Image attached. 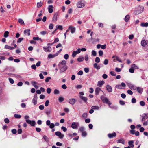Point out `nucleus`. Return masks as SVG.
Masks as SVG:
<instances>
[{"label": "nucleus", "instance_id": "obj_1", "mask_svg": "<svg viewBox=\"0 0 148 148\" xmlns=\"http://www.w3.org/2000/svg\"><path fill=\"white\" fill-rule=\"evenodd\" d=\"M100 99L103 103L108 104L109 106V107L110 108H113L115 109H117L116 107H114V108H112V107L110 106V105H111L112 104L111 103L110 101H109L108 99L105 97L104 96H101L100 97Z\"/></svg>", "mask_w": 148, "mask_h": 148}, {"label": "nucleus", "instance_id": "obj_2", "mask_svg": "<svg viewBox=\"0 0 148 148\" xmlns=\"http://www.w3.org/2000/svg\"><path fill=\"white\" fill-rule=\"evenodd\" d=\"M144 10V8L143 6L139 5L135 9L134 12L135 14H138L142 13Z\"/></svg>", "mask_w": 148, "mask_h": 148}, {"label": "nucleus", "instance_id": "obj_3", "mask_svg": "<svg viewBox=\"0 0 148 148\" xmlns=\"http://www.w3.org/2000/svg\"><path fill=\"white\" fill-rule=\"evenodd\" d=\"M60 71V73H62L64 72L67 69L68 66L66 65L58 66Z\"/></svg>", "mask_w": 148, "mask_h": 148}, {"label": "nucleus", "instance_id": "obj_4", "mask_svg": "<svg viewBox=\"0 0 148 148\" xmlns=\"http://www.w3.org/2000/svg\"><path fill=\"white\" fill-rule=\"evenodd\" d=\"M79 125V124L78 122H73L71 125V127L74 129H76L78 128V127Z\"/></svg>", "mask_w": 148, "mask_h": 148}, {"label": "nucleus", "instance_id": "obj_5", "mask_svg": "<svg viewBox=\"0 0 148 148\" xmlns=\"http://www.w3.org/2000/svg\"><path fill=\"white\" fill-rule=\"evenodd\" d=\"M26 122L30 124L31 126H34L36 124V123L34 120H26Z\"/></svg>", "mask_w": 148, "mask_h": 148}, {"label": "nucleus", "instance_id": "obj_6", "mask_svg": "<svg viewBox=\"0 0 148 148\" xmlns=\"http://www.w3.org/2000/svg\"><path fill=\"white\" fill-rule=\"evenodd\" d=\"M125 84L124 82H122L121 84V85L119 84L116 85L115 88L118 89H123L122 87H125Z\"/></svg>", "mask_w": 148, "mask_h": 148}, {"label": "nucleus", "instance_id": "obj_7", "mask_svg": "<svg viewBox=\"0 0 148 148\" xmlns=\"http://www.w3.org/2000/svg\"><path fill=\"white\" fill-rule=\"evenodd\" d=\"M85 5V4L82 1H79L77 4V6L78 8H82L84 7Z\"/></svg>", "mask_w": 148, "mask_h": 148}, {"label": "nucleus", "instance_id": "obj_8", "mask_svg": "<svg viewBox=\"0 0 148 148\" xmlns=\"http://www.w3.org/2000/svg\"><path fill=\"white\" fill-rule=\"evenodd\" d=\"M37 94H35L34 95V97L32 100V103L34 104V105H36L37 104Z\"/></svg>", "mask_w": 148, "mask_h": 148}, {"label": "nucleus", "instance_id": "obj_9", "mask_svg": "<svg viewBox=\"0 0 148 148\" xmlns=\"http://www.w3.org/2000/svg\"><path fill=\"white\" fill-rule=\"evenodd\" d=\"M43 48L44 51L46 52H50L52 50V48L50 46L43 47Z\"/></svg>", "mask_w": 148, "mask_h": 148}, {"label": "nucleus", "instance_id": "obj_10", "mask_svg": "<svg viewBox=\"0 0 148 148\" xmlns=\"http://www.w3.org/2000/svg\"><path fill=\"white\" fill-rule=\"evenodd\" d=\"M142 121H143L148 118L147 114L146 113L143 114L142 116Z\"/></svg>", "mask_w": 148, "mask_h": 148}, {"label": "nucleus", "instance_id": "obj_11", "mask_svg": "<svg viewBox=\"0 0 148 148\" xmlns=\"http://www.w3.org/2000/svg\"><path fill=\"white\" fill-rule=\"evenodd\" d=\"M58 55V53H56V54H49L48 55V57L49 59L53 58L57 56Z\"/></svg>", "mask_w": 148, "mask_h": 148}, {"label": "nucleus", "instance_id": "obj_12", "mask_svg": "<svg viewBox=\"0 0 148 148\" xmlns=\"http://www.w3.org/2000/svg\"><path fill=\"white\" fill-rule=\"evenodd\" d=\"M136 89L137 91L140 94H142L143 91V89L142 88L140 87H136Z\"/></svg>", "mask_w": 148, "mask_h": 148}, {"label": "nucleus", "instance_id": "obj_13", "mask_svg": "<svg viewBox=\"0 0 148 148\" xmlns=\"http://www.w3.org/2000/svg\"><path fill=\"white\" fill-rule=\"evenodd\" d=\"M69 29L70 30L71 33L73 34L75 32L76 29L75 27H73L72 26H70L69 27Z\"/></svg>", "mask_w": 148, "mask_h": 148}, {"label": "nucleus", "instance_id": "obj_14", "mask_svg": "<svg viewBox=\"0 0 148 148\" xmlns=\"http://www.w3.org/2000/svg\"><path fill=\"white\" fill-rule=\"evenodd\" d=\"M116 136V133L115 132H113L111 134H109L108 135V136L110 138H112L114 137L115 136Z\"/></svg>", "mask_w": 148, "mask_h": 148}, {"label": "nucleus", "instance_id": "obj_15", "mask_svg": "<svg viewBox=\"0 0 148 148\" xmlns=\"http://www.w3.org/2000/svg\"><path fill=\"white\" fill-rule=\"evenodd\" d=\"M106 89L109 92H111L112 91V87L109 85H107L106 86Z\"/></svg>", "mask_w": 148, "mask_h": 148}, {"label": "nucleus", "instance_id": "obj_16", "mask_svg": "<svg viewBox=\"0 0 148 148\" xmlns=\"http://www.w3.org/2000/svg\"><path fill=\"white\" fill-rule=\"evenodd\" d=\"M53 6L52 5H49V6L48 7V9L49 12L50 13H52L53 11Z\"/></svg>", "mask_w": 148, "mask_h": 148}, {"label": "nucleus", "instance_id": "obj_17", "mask_svg": "<svg viewBox=\"0 0 148 148\" xmlns=\"http://www.w3.org/2000/svg\"><path fill=\"white\" fill-rule=\"evenodd\" d=\"M76 101L75 99L74 98L71 99H69V102L72 105L74 104L75 103Z\"/></svg>", "mask_w": 148, "mask_h": 148}, {"label": "nucleus", "instance_id": "obj_18", "mask_svg": "<svg viewBox=\"0 0 148 148\" xmlns=\"http://www.w3.org/2000/svg\"><path fill=\"white\" fill-rule=\"evenodd\" d=\"M66 61L64 60H63L62 61L60 62L58 64V66H63L64 65H66Z\"/></svg>", "mask_w": 148, "mask_h": 148}, {"label": "nucleus", "instance_id": "obj_19", "mask_svg": "<svg viewBox=\"0 0 148 148\" xmlns=\"http://www.w3.org/2000/svg\"><path fill=\"white\" fill-rule=\"evenodd\" d=\"M105 83L103 81H100L98 82L97 86L100 87H101L102 85L104 84Z\"/></svg>", "mask_w": 148, "mask_h": 148}, {"label": "nucleus", "instance_id": "obj_20", "mask_svg": "<svg viewBox=\"0 0 148 148\" xmlns=\"http://www.w3.org/2000/svg\"><path fill=\"white\" fill-rule=\"evenodd\" d=\"M101 90V89L99 87H97L96 88L95 92V94L96 95H98L99 94V92Z\"/></svg>", "mask_w": 148, "mask_h": 148}, {"label": "nucleus", "instance_id": "obj_21", "mask_svg": "<svg viewBox=\"0 0 148 148\" xmlns=\"http://www.w3.org/2000/svg\"><path fill=\"white\" fill-rule=\"evenodd\" d=\"M100 64L98 65L97 63H95L93 64V67L97 69V70H99L100 69Z\"/></svg>", "mask_w": 148, "mask_h": 148}, {"label": "nucleus", "instance_id": "obj_22", "mask_svg": "<svg viewBox=\"0 0 148 148\" xmlns=\"http://www.w3.org/2000/svg\"><path fill=\"white\" fill-rule=\"evenodd\" d=\"M125 140L122 138L118 139L117 140V143H121L123 144H125Z\"/></svg>", "mask_w": 148, "mask_h": 148}, {"label": "nucleus", "instance_id": "obj_23", "mask_svg": "<svg viewBox=\"0 0 148 148\" xmlns=\"http://www.w3.org/2000/svg\"><path fill=\"white\" fill-rule=\"evenodd\" d=\"M134 142L133 140L129 141L128 142V144L130 147L133 148L134 147V145L133 144Z\"/></svg>", "mask_w": 148, "mask_h": 148}, {"label": "nucleus", "instance_id": "obj_24", "mask_svg": "<svg viewBox=\"0 0 148 148\" xmlns=\"http://www.w3.org/2000/svg\"><path fill=\"white\" fill-rule=\"evenodd\" d=\"M80 97L84 102L85 103L87 102L88 99L86 97L82 96H80Z\"/></svg>", "mask_w": 148, "mask_h": 148}, {"label": "nucleus", "instance_id": "obj_25", "mask_svg": "<svg viewBox=\"0 0 148 148\" xmlns=\"http://www.w3.org/2000/svg\"><path fill=\"white\" fill-rule=\"evenodd\" d=\"M4 48L7 49L13 50L14 49V47H12L8 46V45H5Z\"/></svg>", "mask_w": 148, "mask_h": 148}, {"label": "nucleus", "instance_id": "obj_26", "mask_svg": "<svg viewBox=\"0 0 148 148\" xmlns=\"http://www.w3.org/2000/svg\"><path fill=\"white\" fill-rule=\"evenodd\" d=\"M84 57L80 56L77 59V61L79 62H81L84 60Z\"/></svg>", "mask_w": 148, "mask_h": 148}, {"label": "nucleus", "instance_id": "obj_27", "mask_svg": "<svg viewBox=\"0 0 148 148\" xmlns=\"http://www.w3.org/2000/svg\"><path fill=\"white\" fill-rule=\"evenodd\" d=\"M141 45L143 47H145L147 45V42L145 40H143L141 42Z\"/></svg>", "mask_w": 148, "mask_h": 148}, {"label": "nucleus", "instance_id": "obj_28", "mask_svg": "<svg viewBox=\"0 0 148 148\" xmlns=\"http://www.w3.org/2000/svg\"><path fill=\"white\" fill-rule=\"evenodd\" d=\"M30 29H27L25 30L24 31V33L25 34H27L28 36L30 35Z\"/></svg>", "mask_w": 148, "mask_h": 148}, {"label": "nucleus", "instance_id": "obj_29", "mask_svg": "<svg viewBox=\"0 0 148 148\" xmlns=\"http://www.w3.org/2000/svg\"><path fill=\"white\" fill-rule=\"evenodd\" d=\"M130 17L129 15H126L124 18V20L126 22H128L130 19Z\"/></svg>", "mask_w": 148, "mask_h": 148}, {"label": "nucleus", "instance_id": "obj_30", "mask_svg": "<svg viewBox=\"0 0 148 148\" xmlns=\"http://www.w3.org/2000/svg\"><path fill=\"white\" fill-rule=\"evenodd\" d=\"M58 16V14L57 13L55 14L53 16V21L55 22L57 20V18Z\"/></svg>", "mask_w": 148, "mask_h": 148}, {"label": "nucleus", "instance_id": "obj_31", "mask_svg": "<svg viewBox=\"0 0 148 148\" xmlns=\"http://www.w3.org/2000/svg\"><path fill=\"white\" fill-rule=\"evenodd\" d=\"M140 25L142 27H148V23H142L140 24Z\"/></svg>", "mask_w": 148, "mask_h": 148}, {"label": "nucleus", "instance_id": "obj_32", "mask_svg": "<svg viewBox=\"0 0 148 148\" xmlns=\"http://www.w3.org/2000/svg\"><path fill=\"white\" fill-rule=\"evenodd\" d=\"M58 29L60 30H62L63 29L62 26V25L56 26V30Z\"/></svg>", "mask_w": 148, "mask_h": 148}, {"label": "nucleus", "instance_id": "obj_33", "mask_svg": "<svg viewBox=\"0 0 148 148\" xmlns=\"http://www.w3.org/2000/svg\"><path fill=\"white\" fill-rule=\"evenodd\" d=\"M9 32L8 31H6L4 34V37L5 38L7 37L9 35Z\"/></svg>", "mask_w": 148, "mask_h": 148}, {"label": "nucleus", "instance_id": "obj_34", "mask_svg": "<svg viewBox=\"0 0 148 148\" xmlns=\"http://www.w3.org/2000/svg\"><path fill=\"white\" fill-rule=\"evenodd\" d=\"M79 130L82 133L85 131L84 127L83 126L79 128Z\"/></svg>", "mask_w": 148, "mask_h": 148}, {"label": "nucleus", "instance_id": "obj_35", "mask_svg": "<svg viewBox=\"0 0 148 148\" xmlns=\"http://www.w3.org/2000/svg\"><path fill=\"white\" fill-rule=\"evenodd\" d=\"M42 3L40 2L37 3V6L38 8H39L42 6Z\"/></svg>", "mask_w": 148, "mask_h": 148}, {"label": "nucleus", "instance_id": "obj_36", "mask_svg": "<svg viewBox=\"0 0 148 148\" xmlns=\"http://www.w3.org/2000/svg\"><path fill=\"white\" fill-rule=\"evenodd\" d=\"M95 62H96V63H99L100 62V58L99 57H96L95 59Z\"/></svg>", "mask_w": 148, "mask_h": 148}, {"label": "nucleus", "instance_id": "obj_37", "mask_svg": "<svg viewBox=\"0 0 148 148\" xmlns=\"http://www.w3.org/2000/svg\"><path fill=\"white\" fill-rule=\"evenodd\" d=\"M54 93L55 95L59 94L60 93V91L56 89L54 90Z\"/></svg>", "mask_w": 148, "mask_h": 148}, {"label": "nucleus", "instance_id": "obj_38", "mask_svg": "<svg viewBox=\"0 0 148 148\" xmlns=\"http://www.w3.org/2000/svg\"><path fill=\"white\" fill-rule=\"evenodd\" d=\"M14 116L15 118L17 119H19L21 117V115L19 114H15L14 115Z\"/></svg>", "mask_w": 148, "mask_h": 148}, {"label": "nucleus", "instance_id": "obj_39", "mask_svg": "<svg viewBox=\"0 0 148 148\" xmlns=\"http://www.w3.org/2000/svg\"><path fill=\"white\" fill-rule=\"evenodd\" d=\"M131 67H132V68L133 69H138V67L136 66L135 64H132L131 65Z\"/></svg>", "mask_w": 148, "mask_h": 148}, {"label": "nucleus", "instance_id": "obj_40", "mask_svg": "<svg viewBox=\"0 0 148 148\" xmlns=\"http://www.w3.org/2000/svg\"><path fill=\"white\" fill-rule=\"evenodd\" d=\"M23 38H19L18 39V40L17 41V43H20L22 41H23Z\"/></svg>", "mask_w": 148, "mask_h": 148}, {"label": "nucleus", "instance_id": "obj_41", "mask_svg": "<svg viewBox=\"0 0 148 148\" xmlns=\"http://www.w3.org/2000/svg\"><path fill=\"white\" fill-rule=\"evenodd\" d=\"M18 21L19 23L21 24H24V23L23 21L21 19H19L18 20Z\"/></svg>", "mask_w": 148, "mask_h": 148}, {"label": "nucleus", "instance_id": "obj_42", "mask_svg": "<svg viewBox=\"0 0 148 148\" xmlns=\"http://www.w3.org/2000/svg\"><path fill=\"white\" fill-rule=\"evenodd\" d=\"M82 133V135L83 137H85L87 135V133L85 131Z\"/></svg>", "mask_w": 148, "mask_h": 148}, {"label": "nucleus", "instance_id": "obj_43", "mask_svg": "<svg viewBox=\"0 0 148 148\" xmlns=\"http://www.w3.org/2000/svg\"><path fill=\"white\" fill-rule=\"evenodd\" d=\"M87 116V113H84L82 115V117L84 119H86Z\"/></svg>", "mask_w": 148, "mask_h": 148}, {"label": "nucleus", "instance_id": "obj_44", "mask_svg": "<svg viewBox=\"0 0 148 148\" xmlns=\"http://www.w3.org/2000/svg\"><path fill=\"white\" fill-rule=\"evenodd\" d=\"M129 71L131 73H133L134 72V69L131 66V68L129 69Z\"/></svg>", "mask_w": 148, "mask_h": 148}, {"label": "nucleus", "instance_id": "obj_45", "mask_svg": "<svg viewBox=\"0 0 148 148\" xmlns=\"http://www.w3.org/2000/svg\"><path fill=\"white\" fill-rule=\"evenodd\" d=\"M43 138L46 141L48 142L49 141V138L46 136L44 135Z\"/></svg>", "mask_w": 148, "mask_h": 148}, {"label": "nucleus", "instance_id": "obj_46", "mask_svg": "<svg viewBox=\"0 0 148 148\" xmlns=\"http://www.w3.org/2000/svg\"><path fill=\"white\" fill-rule=\"evenodd\" d=\"M92 54L94 56H96L97 55L96 52L94 50H92Z\"/></svg>", "mask_w": 148, "mask_h": 148}, {"label": "nucleus", "instance_id": "obj_47", "mask_svg": "<svg viewBox=\"0 0 148 148\" xmlns=\"http://www.w3.org/2000/svg\"><path fill=\"white\" fill-rule=\"evenodd\" d=\"M140 105L142 106H144L145 105V103L143 101H141L140 102Z\"/></svg>", "mask_w": 148, "mask_h": 148}, {"label": "nucleus", "instance_id": "obj_48", "mask_svg": "<svg viewBox=\"0 0 148 148\" xmlns=\"http://www.w3.org/2000/svg\"><path fill=\"white\" fill-rule=\"evenodd\" d=\"M8 79H9V80L10 83H11L12 84H13L14 83V82L13 79H12L10 78H8Z\"/></svg>", "mask_w": 148, "mask_h": 148}, {"label": "nucleus", "instance_id": "obj_49", "mask_svg": "<svg viewBox=\"0 0 148 148\" xmlns=\"http://www.w3.org/2000/svg\"><path fill=\"white\" fill-rule=\"evenodd\" d=\"M49 100H47L45 102V106L46 107L48 106L49 105Z\"/></svg>", "mask_w": 148, "mask_h": 148}, {"label": "nucleus", "instance_id": "obj_50", "mask_svg": "<svg viewBox=\"0 0 148 148\" xmlns=\"http://www.w3.org/2000/svg\"><path fill=\"white\" fill-rule=\"evenodd\" d=\"M61 129L63 130V131L64 132H66L67 131V129L66 127H65L64 126H62L61 128Z\"/></svg>", "mask_w": 148, "mask_h": 148}, {"label": "nucleus", "instance_id": "obj_51", "mask_svg": "<svg viewBox=\"0 0 148 148\" xmlns=\"http://www.w3.org/2000/svg\"><path fill=\"white\" fill-rule=\"evenodd\" d=\"M108 63V60L107 59H105L103 62V64L105 65H107Z\"/></svg>", "mask_w": 148, "mask_h": 148}, {"label": "nucleus", "instance_id": "obj_52", "mask_svg": "<svg viewBox=\"0 0 148 148\" xmlns=\"http://www.w3.org/2000/svg\"><path fill=\"white\" fill-rule=\"evenodd\" d=\"M11 132L12 134H15L17 132V130L16 129H13L11 130Z\"/></svg>", "mask_w": 148, "mask_h": 148}, {"label": "nucleus", "instance_id": "obj_53", "mask_svg": "<svg viewBox=\"0 0 148 148\" xmlns=\"http://www.w3.org/2000/svg\"><path fill=\"white\" fill-rule=\"evenodd\" d=\"M4 122L6 123H9V120L8 118H6L4 119Z\"/></svg>", "mask_w": 148, "mask_h": 148}, {"label": "nucleus", "instance_id": "obj_54", "mask_svg": "<svg viewBox=\"0 0 148 148\" xmlns=\"http://www.w3.org/2000/svg\"><path fill=\"white\" fill-rule=\"evenodd\" d=\"M51 79V77H47L45 79V81L46 82H48L49 80H50Z\"/></svg>", "mask_w": 148, "mask_h": 148}, {"label": "nucleus", "instance_id": "obj_55", "mask_svg": "<svg viewBox=\"0 0 148 148\" xmlns=\"http://www.w3.org/2000/svg\"><path fill=\"white\" fill-rule=\"evenodd\" d=\"M49 127L51 128V129H52L54 127H55V125L54 124V123H51L50 125H49Z\"/></svg>", "mask_w": 148, "mask_h": 148}, {"label": "nucleus", "instance_id": "obj_56", "mask_svg": "<svg viewBox=\"0 0 148 148\" xmlns=\"http://www.w3.org/2000/svg\"><path fill=\"white\" fill-rule=\"evenodd\" d=\"M47 32L46 31H43L40 32L41 34L44 35L46 34Z\"/></svg>", "mask_w": 148, "mask_h": 148}, {"label": "nucleus", "instance_id": "obj_57", "mask_svg": "<svg viewBox=\"0 0 148 148\" xmlns=\"http://www.w3.org/2000/svg\"><path fill=\"white\" fill-rule=\"evenodd\" d=\"M131 102L133 103H136V99L134 98H132V99Z\"/></svg>", "mask_w": 148, "mask_h": 148}, {"label": "nucleus", "instance_id": "obj_58", "mask_svg": "<svg viewBox=\"0 0 148 148\" xmlns=\"http://www.w3.org/2000/svg\"><path fill=\"white\" fill-rule=\"evenodd\" d=\"M99 55L100 56H101L103 54V51L102 50H99L98 52Z\"/></svg>", "mask_w": 148, "mask_h": 148}, {"label": "nucleus", "instance_id": "obj_59", "mask_svg": "<svg viewBox=\"0 0 148 148\" xmlns=\"http://www.w3.org/2000/svg\"><path fill=\"white\" fill-rule=\"evenodd\" d=\"M85 60L86 61L88 60V55L87 54H86L85 56Z\"/></svg>", "mask_w": 148, "mask_h": 148}, {"label": "nucleus", "instance_id": "obj_60", "mask_svg": "<svg viewBox=\"0 0 148 148\" xmlns=\"http://www.w3.org/2000/svg\"><path fill=\"white\" fill-rule=\"evenodd\" d=\"M58 100L60 102H61L64 101V99L62 97H60L59 98Z\"/></svg>", "mask_w": 148, "mask_h": 148}, {"label": "nucleus", "instance_id": "obj_61", "mask_svg": "<svg viewBox=\"0 0 148 148\" xmlns=\"http://www.w3.org/2000/svg\"><path fill=\"white\" fill-rule=\"evenodd\" d=\"M90 119L89 118H87L85 120V122L86 123H88L90 122Z\"/></svg>", "mask_w": 148, "mask_h": 148}, {"label": "nucleus", "instance_id": "obj_62", "mask_svg": "<svg viewBox=\"0 0 148 148\" xmlns=\"http://www.w3.org/2000/svg\"><path fill=\"white\" fill-rule=\"evenodd\" d=\"M83 74V72L82 70L79 71L77 73V74L78 75H82Z\"/></svg>", "mask_w": 148, "mask_h": 148}, {"label": "nucleus", "instance_id": "obj_63", "mask_svg": "<svg viewBox=\"0 0 148 148\" xmlns=\"http://www.w3.org/2000/svg\"><path fill=\"white\" fill-rule=\"evenodd\" d=\"M119 103L121 105H124L125 104L124 101L122 100L119 101Z\"/></svg>", "mask_w": 148, "mask_h": 148}, {"label": "nucleus", "instance_id": "obj_64", "mask_svg": "<svg viewBox=\"0 0 148 148\" xmlns=\"http://www.w3.org/2000/svg\"><path fill=\"white\" fill-rule=\"evenodd\" d=\"M84 71L86 73H87L89 71V69L88 68H85L84 69Z\"/></svg>", "mask_w": 148, "mask_h": 148}]
</instances>
